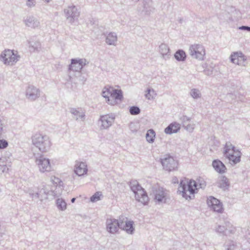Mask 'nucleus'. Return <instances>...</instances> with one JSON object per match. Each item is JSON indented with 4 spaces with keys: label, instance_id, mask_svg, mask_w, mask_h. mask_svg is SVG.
Instances as JSON below:
<instances>
[{
    "label": "nucleus",
    "instance_id": "obj_1",
    "mask_svg": "<svg viewBox=\"0 0 250 250\" xmlns=\"http://www.w3.org/2000/svg\"><path fill=\"white\" fill-rule=\"evenodd\" d=\"M206 186V183L202 177L197 178L196 180L184 178L180 181L178 192L186 200H189L194 198L199 188H204Z\"/></svg>",
    "mask_w": 250,
    "mask_h": 250
},
{
    "label": "nucleus",
    "instance_id": "obj_12",
    "mask_svg": "<svg viewBox=\"0 0 250 250\" xmlns=\"http://www.w3.org/2000/svg\"><path fill=\"white\" fill-rule=\"evenodd\" d=\"M120 228L125 230L128 233H132L134 229L133 226V222L128 220L126 217L120 218Z\"/></svg>",
    "mask_w": 250,
    "mask_h": 250
},
{
    "label": "nucleus",
    "instance_id": "obj_17",
    "mask_svg": "<svg viewBox=\"0 0 250 250\" xmlns=\"http://www.w3.org/2000/svg\"><path fill=\"white\" fill-rule=\"evenodd\" d=\"M244 60V57L241 53L235 52L231 55V61L235 64H240Z\"/></svg>",
    "mask_w": 250,
    "mask_h": 250
},
{
    "label": "nucleus",
    "instance_id": "obj_13",
    "mask_svg": "<svg viewBox=\"0 0 250 250\" xmlns=\"http://www.w3.org/2000/svg\"><path fill=\"white\" fill-rule=\"evenodd\" d=\"M120 228V223L116 219L110 220L107 223L106 229L111 233L117 232Z\"/></svg>",
    "mask_w": 250,
    "mask_h": 250
},
{
    "label": "nucleus",
    "instance_id": "obj_18",
    "mask_svg": "<svg viewBox=\"0 0 250 250\" xmlns=\"http://www.w3.org/2000/svg\"><path fill=\"white\" fill-rule=\"evenodd\" d=\"M180 128V125L177 123H172L165 129L167 134H171L177 132Z\"/></svg>",
    "mask_w": 250,
    "mask_h": 250
},
{
    "label": "nucleus",
    "instance_id": "obj_22",
    "mask_svg": "<svg viewBox=\"0 0 250 250\" xmlns=\"http://www.w3.org/2000/svg\"><path fill=\"white\" fill-rule=\"evenodd\" d=\"M174 56L175 58L178 61H184L186 57V53L182 50L177 51Z\"/></svg>",
    "mask_w": 250,
    "mask_h": 250
},
{
    "label": "nucleus",
    "instance_id": "obj_5",
    "mask_svg": "<svg viewBox=\"0 0 250 250\" xmlns=\"http://www.w3.org/2000/svg\"><path fill=\"white\" fill-rule=\"evenodd\" d=\"M131 188L134 193L136 201L144 205L148 203L149 199L144 188L138 184H132Z\"/></svg>",
    "mask_w": 250,
    "mask_h": 250
},
{
    "label": "nucleus",
    "instance_id": "obj_24",
    "mask_svg": "<svg viewBox=\"0 0 250 250\" xmlns=\"http://www.w3.org/2000/svg\"><path fill=\"white\" fill-rule=\"evenodd\" d=\"M57 205L59 208L63 210L66 208V204L62 199H58L57 201Z\"/></svg>",
    "mask_w": 250,
    "mask_h": 250
},
{
    "label": "nucleus",
    "instance_id": "obj_33",
    "mask_svg": "<svg viewBox=\"0 0 250 250\" xmlns=\"http://www.w3.org/2000/svg\"><path fill=\"white\" fill-rule=\"evenodd\" d=\"M76 199L75 198H73L71 199V202L74 203Z\"/></svg>",
    "mask_w": 250,
    "mask_h": 250
},
{
    "label": "nucleus",
    "instance_id": "obj_2",
    "mask_svg": "<svg viewBox=\"0 0 250 250\" xmlns=\"http://www.w3.org/2000/svg\"><path fill=\"white\" fill-rule=\"evenodd\" d=\"M102 96L105 99L106 102L112 105L117 104L123 100V92L120 88L107 85L102 91Z\"/></svg>",
    "mask_w": 250,
    "mask_h": 250
},
{
    "label": "nucleus",
    "instance_id": "obj_31",
    "mask_svg": "<svg viewBox=\"0 0 250 250\" xmlns=\"http://www.w3.org/2000/svg\"><path fill=\"white\" fill-rule=\"evenodd\" d=\"M243 28H245V29H247V30L250 31V27L244 26Z\"/></svg>",
    "mask_w": 250,
    "mask_h": 250
},
{
    "label": "nucleus",
    "instance_id": "obj_7",
    "mask_svg": "<svg viewBox=\"0 0 250 250\" xmlns=\"http://www.w3.org/2000/svg\"><path fill=\"white\" fill-rule=\"evenodd\" d=\"M161 163L164 169L168 171L175 170L178 168V162L172 157L167 155L161 159Z\"/></svg>",
    "mask_w": 250,
    "mask_h": 250
},
{
    "label": "nucleus",
    "instance_id": "obj_21",
    "mask_svg": "<svg viewBox=\"0 0 250 250\" xmlns=\"http://www.w3.org/2000/svg\"><path fill=\"white\" fill-rule=\"evenodd\" d=\"M117 41V37L113 33L109 34L106 39V42L109 44H114Z\"/></svg>",
    "mask_w": 250,
    "mask_h": 250
},
{
    "label": "nucleus",
    "instance_id": "obj_4",
    "mask_svg": "<svg viewBox=\"0 0 250 250\" xmlns=\"http://www.w3.org/2000/svg\"><path fill=\"white\" fill-rule=\"evenodd\" d=\"M32 141L33 144L42 152L47 151L51 146L49 138L40 134H35L33 137Z\"/></svg>",
    "mask_w": 250,
    "mask_h": 250
},
{
    "label": "nucleus",
    "instance_id": "obj_15",
    "mask_svg": "<svg viewBox=\"0 0 250 250\" xmlns=\"http://www.w3.org/2000/svg\"><path fill=\"white\" fill-rule=\"evenodd\" d=\"M83 66V61L82 60L72 59L70 69L73 71H78L82 69Z\"/></svg>",
    "mask_w": 250,
    "mask_h": 250
},
{
    "label": "nucleus",
    "instance_id": "obj_3",
    "mask_svg": "<svg viewBox=\"0 0 250 250\" xmlns=\"http://www.w3.org/2000/svg\"><path fill=\"white\" fill-rule=\"evenodd\" d=\"M224 155L231 164H235L240 161L241 153L231 144H226L224 147Z\"/></svg>",
    "mask_w": 250,
    "mask_h": 250
},
{
    "label": "nucleus",
    "instance_id": "obj_28",
    "mask_svg": "<svg viewBox=\"0 0 250 250\" xmlns=\"http://www.w3.org/2000/svg\"><path fill=\"white\" fill-rule=\"evenodd\" d=\"M8 146V143L5 140H0V149L6 148Z\"/></svg>",
    "mask_w": 250,
    "mask_h": 250
},
{
    "label": "nucleus",
    "instance_id": "obj_10",
    "mask_svg": "<svg viewBox=\"0 0 250 250\" xmlns=\"http://www.w3.org/2000/svg\"><path fill=\"white\" fill-rule=\"evenodd\" d=\"M207 204L214 211L221 213L223 210L222 205L220 201L213 197L208 198Z\"/></svg>",
    "mask_w": 250,
    "mask_h": 250
},
{
    "label": "nucleus",
    "instance_id": "obj_6",
    "mask_svg": "<svg viewBox=\"0 0 250 250\" xmlns=\"http://www.w3.org/2000/svg\"><path fill=\"white\" fill-rule=\"evenodd\" d=\"M2 61L6 65H13L19 59L18 52L13 50H5L1 55Z\"/></svg>",
    "mask_w": 250,
    "mask_h": 250
},
{
    "label": "nucleus",
    "instance_id": "obj_29",
    "mask_svg": "<svg viewBox=\"0 0 250 250\" xmlns=\"http://www.w3.org/2000/svg\"><path fill=\"white\" fill-rule=\"evenodd\" d=\"M161 52L164 55L167 54L169 52V49L165 45H161L160 47Z\"/></svg>",
    "mask_w": 250,
    "mask_h": 250
},
{
    "label": "nucleus",
    "instance_id": "obj_8",
    "mask_svg": "<svg viewBox=\"0 0 250 250\" xmlns=\"http://www.w3.org/2000/svg\"><path fill=\"white\" fill-rule=\"evenodd\" d=\"M36 162L41 172H45L51 171L52 167L49 159L41 156L36 159Z\"/></svg>",
    "mask_w": 250,
    "mask_h": 250
},
{
    "label": "nucleus",
    "instance_id": "obj_30",
    "mask_svg": "<svg viewBox=\"0 0 250 250\" xmlns=\"http://www.w3.org/2000/svg\"><path fill=\"white\" fill-rule=\"evenodd\" d=\"M36 0H27L26 4L29 6H32L35 5Z\"/></svg>",
    "mask_w": 250,
    "mask_h": 250
},
{
    "label": "nucleus",
    "instance_id": "obj_25",
    "mask_svg": "<svg viewBox=\"0 0 250 250\" xmlns=\"http://www.w3.org/2000/svg\"><path fill=\"white\" fill-rule=\"evenodd\" d=\"M130 113L131 115H137L140 112V109L137 106H132L129 109Z\"/></svg>",
    "mask_w": 250,
    "mask_h": 250
},
{
    "label": "nucleus",
    "instance_id": "obj_11",
    "mask_svg": "<svg viewBox=\"0 0 250 250\" xmlns=\"http://www.w3.org/2000/svg\"><path fill=\"white\" fill-rule=\"evenodd\" d=\"M88 171L86 164L83 162L77 161L74 166V172L79 176H82L87 174Z\"/></svg>",
    "mask_w": 250,
    "mask_h": 250
},
{
    "label": "nucleus",
    "instance_id": "obj_27",
    "mask_svg": "<svg viewBox=\"0 0 250 250\" xmlns=\"http://www.w3.org/2000/svg\"><path fill=\"white\" fill-rule=\"evenodd\" d=\"M151 92H152L153 94H154V91L153 90H151L148 89L146 91V97L148 99L150 100L153 98V96L151 94Z\"/></svg>",
    "mask_w": 250,
    "mask_h": 250
},
{
    "label": "nucleus",
    "instance_id": "obj_23",
    "mask_svg": "<svg viewBox=\"0 0 250 250\" xmlns=\"http://www.w3.org/2000/svg\"><path fill=\"white\" fill-rule=\"evenodd\" d=\"M103 197L101 192L98 191L94 193L91 197L90 201L92 202H96L100 200Z\"/></svg>",
    "mask_w": 250,
    "mask_h": 250
},
{
    "label": "nucleus",
    "instance_id": "obj_20",
    "mask_svg": "<svg viewBox=\"0 0 250 250\" xmlns=\"http://www.w3.org/2000/svg\"><path fill=\"white\" fill-rule=\"evenodd\" d=\"M155 138V132L153 129H149L146 134V139L149 143H152Z\"/></svg>",
    "mask_w": 250,
    "mask_h": 250
},
{
    "label": "nucleus",
    "instance_id": "obj_26",
    "mask_svg": "<svg viewBox=\"0 0 250 250\" xmlns=\"http://www.w3.org/2000/svg\"><path fill=\"white\" fill-rule=\"evenodd\" d=\"M190 94L191 96L194 99L199 98L200 96V94L199 91L195 89H192L191 91Z\"/></svg>",
    "mask_w": 250,
    "mask_h": 250
},
{
    "label": "nucleus",
    "instance_id": "obj_16",
    "mask_svg": "<svg viewBox=\"0 0 250 250\" xmlns=\"http://www.w3.org/2000/svg\"><path fill=\"white\" fill-rule=\"evenodd\" d=\"M214 168L219 173H224L226 170V167L223 163L219 160H215L212 163Z\"/></svg>",
    "mask_w": 250,
    "mask_h": 250
},
{
    "label": "nucleus",
    "instance_id": "obj_9",
    "mask_svg": "<svg viewBox=\"0 0 250 250\" xmlns=\"http://www.w3.org/2000/svg\"><path fill=\"white\" fill-rule=\"evenodd\" d=\"M190 52L191 56L199 60H203L205 55V48L199 44L192 45L190 47Z\"/></svg>",
    "mask_w": 250,
    "mask_h": 250
},
{
    "label": "nucleus",
    "instance_id": "obj_19",
    "mask_svg": "<svg viewBox=\"0 0 250 250\" xmlns=\"http://www.w3.org/2000/svg\"><path fill=\"white\" fill-rule=\"evenodd\" d=\"M167 195L163 189H158L156 191L155 199L158 202H165L167 199Z\"/></svg>",
    "mask_w": 250,
    "mask_h": 250
},
{
    "label": "nucleus",
    "instance_id": "obj_32",
    "mask_svg": "<svg viewBox=\"0 0 250 250\" xmlns=\"http://www.w3.org/2000/svg\"><path fill=\"white\" fill-rule=\"evenodd\" d=\"M222 180L226 182V181L227 180V178H225L224 177H223L222 178Z\"/></svg>",
    "mask_w": 250,
    "mask_h": 250
},
{
    "label": "nucleus",
    "instance_id": "obj_14",
    "mask_svg": "<svg viewBox=\"0 0 250 250\" xmlns=\"http://www.w3.org/2000/svg\"><path fill=\"white\" fill-rule=\"evenodd\" d=\"M114 118L111 115H105L101 117V125L103 128L109 127L114 122Z\"/></svg>",
    "mask_w": 250,
    "mask_h": 250
}]
</instances>
